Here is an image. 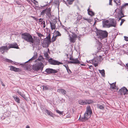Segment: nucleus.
I'll return each instance as SVG.
<instances>
[{
    "instance_id": "423d86ee",
    "label": "nucleus",
    "mask_w": 128,
    "mask_h": 128,
    "mask_svg": "<svg viewBox=\"0 0 128 128\" xmlns=\"http://www.w3.org/2000/svg\"><path fill=\"white\" fill-rule=\"evenodd\" d=\"M48 62L51 64L54 65H59L60 64H63L59 61L50 58L48 60Z\"/></svg>"
},
{
    "instance_id": "9b49d317",
    "label": "nucleus",
    "mask_w": 128,
    "mask_h": 128,
    "mask_svg": "<svg viewBox=\"0 0 128 128\" xmlns=\"http://www.w3.org/2000/svg\"><path fill=\"white\" fill-rule=\"evenodd\" d=\"M109 20H104L102 21L103 27L109 28L110 27Z\"/></svg>"
},
{
    "instance_id": "0eeeda50",
    "label": "nucleus",
    "mask_w": 128,
    "mask_h": 128,
    "mask_svg": "<svg viewBox=\"0 0 128 128\" xmlns=\"http://www.w3.org/2000/svg\"><path fill=\"white\" fill-rule=\"evenodd\" d=\"M119 91L121 94L125 95L128 94V90L125 87H123L120 89Z\"/></svg>"
},
{
    "instance_id": "4d7b16f0",
    "label": "nucleus",
    "mask_w": 128,
    "mask_h": 128,
    "mask_svg": "<svg viewBox=\"0 0 128 128\" xmlns=\"http://www.w3.org/2000/svg\"><path fill=\"white\" fill-rule=\"evenodd\" d=\"M18 92L19 94L21 96V95L22 94V93L21 92Z\"/></svg>"
},
{
    "instance_id": "0e129e2a",
    "label": "nucleus",
    "mask_w": 128,
    "mask_h": 128,
    "mask_svg": "<svg viewBox=\"0 0 128 128\" xmlns=\"http://www.w3.org/2000/svg\"><path fill=\"white\" fill-rule=\"evenodd\" d=\"M126 66L128 68V63L127 64H126Z\"/></svg>"
},
{
    "instance_id": "8fccbe9b",
    "label": "nucleus",
    "mask_w": 128,
    "mask_h": 128,
    "mask_svg": "<svg viewBox=\"0 0 128 128\" xmlns=\"http://www.w3.org/2000/svg\"><path fill=\"white\" fill-rule=\"evenodd\" d=\"M46 15L49 18H50L51 16V15L50 14V12L49 13H48Z\"/></svg>"
},
{
    "instance_id": "4c0bfd02",
    "label": "nucleus",
    "mask_w": 128,
    "mask_h": 128,
    "mask_svg": "<svg viewBox=\"0 0 128 128\" xmlns=\"http://www.w3.org/2000/svg\"><path fill=\"white\" fill-rule=\"evenodd\" d=\"M41 24H42V25H43V27L44 28H45L46 27V25L45 24V22L44 21H43L41 23Z\"/></svg>"
},
{
    "instance_id": "13d9d810",
    "label": "nucleus",
    "mask_w": 128,
    "mask_h": 128,
    "mask_svg": "<svg viewBox=\"0 0 128 128\" xmlns=\"http://www.w3.org/2000/svg\"><path fill=\"white\" fill-rule=\"evenodd\" d=\"M112 0H109V4L110 5H112Z\"/></svg>"
},
{
    "instance_id": "f03ea898",
    "label": "nucleus",
    "mask_w": 128,
    "mask_h": 128,
    "mask_svg": "<svg viewBox=\"0 0 128 128\" xmlns=\"http://www.w3.org/2000/svg\"><path fill=\"white\" fill-rule=\"evenodd\" d=\"M92 113L90 107V106H87L86 108V112L84 114V118H81V120L84 122L88 120L90 117Z\"/></svg>"
},
{
    "instance_id": "6ab92c4d",
    "label": "nucleus",
    "mask_w": 128,
    "mask_h": 128,
    "mask_svg": "<svg viewBox=\"0 0 128 128\" xmlns=\"http://www.w3.org/2000/svg\"><path fill=\"white\" fill-rule=\"evenodd\" d=\"M45 112L46 113L50 115L52 117L53 116L54 114L50 111L48 110H45Z\"/></svg>"
},
{
    "instance_id": "f257e3e1",
    "label": "nucleus",
    "mask_w": 128,
    "mask_h": 128,
    "mask_svg": "<svg viewBox=\"0 0 128 128\" xmlns=\"http://www.w3.org/2000/svg\"><path fill=\"white\" fill-rule=\"evenodd\" d=\"M22 38L27 42L34 43V40L32 36L30 34L28 33H24L22 34Z\"/></svg>"
},
{
    "instance_id": "bf43d9fd",
    "label": "nucleus",
    "mask_w": 128,
    "mask_h": 128,
    "mask_svg": "<svg viewBox=\"0 0 128 128\" xmlns=\"http://www.w3.org/2000/svg\"><path fill=\"white\" fill-rule=\"evenodd\" d=\"M84 20H85L88 21V22H90V20H89V19L86 18H84Z\"/></svg>"
},
{
    "instance_id": "a18cd8bd",
    "label": "nucleus",
    "mask_w": 128,
    "mask_h": 128,
    "mask_svg": "<svg viewBox=\"0 0 128 128\" xmlns=\"http://www.w3.org/2000/svg\"><path fill=\"white\" fill-rule=\"evenodd\" d=\"M72 37L75 38L77 37V35L75 34H73V35L72 36Z\"/></svg>"
},
{
    "instance_id": "de8ad7c7",
    "label": "nucleus",
    "mask_w": 128,
    "mask_h": 128,
    "mask_svg": "<svg viewBox=\"0 0 128 128\" xmlns=\"http://www.w3.org/2000/svg\"><path fill=\"white\" fill-rule=\"evenodd\" d=\"M68 73L69 74H70L72 73L71 71L68 68V69H67L66 70Z\"/></svg>"
},
{
    "instance_id": "79ce46f5",
    "label": "nucleus",
    "mask_w": 128,
    "mask_h": 128,
    "mask_svg": "<svg viewBox=\"0 0 128 128\" xmlns=\"http://www.w3.org/2000/svg\"><path fill=\"white\" fill-rule=\"evenodd\" d=\"M50 36V34H48V36H46V38L51 40Z\"/></svg>"
},
{
    "instance_id": "603ef678",
    "label": "nucleus",
    "mask_w": 128,
    "mask_h": 128,
    "mask_svg": "<svg viewBox=\"0 0 128 128\" xmlns=\"http://www.w3.org/2000/svg\"><path fill=\"white\" fill-rule=\"evenodd\" d=\"M65 32L67 34H69V32L68 31V30H66L65 29Z\"/></svg>"
},
{
    "instance_id": "052dcab7",
    "label": "nucleus",
    "mask_w": 128,
    "mask_h": 128,
    "mask_svg": "<svg viewBox=\"0 0 128 128\" xmlns=\"http://www.w3.org/2000/svg\"><path fill=\"white\" fill-rule=\"evenodd\" d=\"M65 68H66V70H67V69H68L69 68V67H68V66H66Z\"/></svg>"
},
{
    "instance_id": "c9c22d12",
    "label": "nucleus",
    "mask_w": 128,
    "mask_h": 128,
    "mask_svg": "<svg viewBox=\"0 0 128 128\" xmlns=\"http://www.w3.org/2000/svg\"><path fill=\"white\" fill-rule=\"evenodd\" d=\"M128 6V3H126L123 5L122 6H121V9H123L126 6Z\"/></svg>"
},
{
    "instance_id": "cd10ccee",
    "label": "nucleus",
    "mask_w": 128,
    "mask_h": 128,
    "mask_svg": "<svg viewBox=\"0 0 128 128\" xmlns=\"http://www.w3.org/2000/svg\"><path fill=\"white\" fill-rule=\"evenodd\" d=\"M98 70L100 72L102 76H104L105 72L104 70Z\"/></svg>"
},
{
    "instance_id": "b1692460",
    "label": "nucleus",
    "mask_w": 128,
    "mask_h": 128,
    "mask_svg": "<svg viewBox=\"0 0 128 128\" xmlns=\"http://www.w3.org/2000/svg\"><path fill=\"white\" fill-rule=\"evenodd\" d=\"M90 9L88 8V14L90 16H92L94 15V13L92 11H90Z\"/></svg>"
},
{
    "instance_id": "c756f323",
    "label": "nucleus",
    "mask_w": 128,
    "mask_h": 128,
    "mask_svg": "<svg viewBox=\"0 0 128 128\" xmlns=\"http://www.w3.org/2000/svg\"><path fill=\"white\" fill-rule=\"evenodd\" d=\"M59 0H54V3L58 6H59Z\"/></svg>"
},
{
    "instance_id": "a19ab883",
    "label": "nucleus",
    "mask_w": 128,
    "mask_h": 128,
    "mask_svg": "<svg viewBox=\"0 0 128 128\" xmlns=\"http://www.w3.org/2000/svg\"><path fill=\"white\" fill-rule=\"evenodd\" d=\"M56 112L62 115L63 114V112H60L59 110H56Z\"/></svg>"
},
{
    "instance_id": "4468645a",
    "label": "nucleus",
    "mask_w": 128,
    "mask_h": 128,
    "mask_svg": "<svg viewBox=\"0 0 128 128\" xmlns=\"http://www.w3.org/2000/svg\"><path fill=\"white\" fill-rule=\"evenodd\" d=\"M10 67V70H11L14 71L15 72H18L20 71V69L19 68H16L13 66H9Z\"/></svg>"
},
{
    "instance_id": "20e7f679",
    "label": "nucleus",
    "mask_w": 128,
    "mask_h": 128,
    "mask_svg": "<svg viewBox=\"0 0 128 128\" xmlns=\"http://www.w3.org/2000/svg\"><path fill=\"white\" fill-rule=\"evenodd\" d=\"M44 65L42 63H40L38 65L34 66L33 67V69L36 71H38V70L40 69L41 71L43 70Z\"/></svg>"
},
{
    "instance_id": "c85d7f7f",
    "label": "nucleus",
    "mask_w": 128,
    "mask_h": 128,
    "mask_svg": "<svg viewBox=\"0 0 128 128\" xmlns=\"http://www.w3.org/2000/svg\"><path fill=\"white\" fill-rule=\"evenodd\" d=\"M44 56H45L46 58L48 59L49 58V56L47 52H44Z\"/></svg>"
},
{
    "instance_id": "5701e85b",
    "label": "nucleus",
    "mask_w": 128,
    "mask_h": 128,
    "mask_svg": "<svg viewBox=\"0 0 128 128\" xmlns=\"http://www.w3.org/2000/svg\"><path fill=\"white\" fill-rule=\"evenodd\" d=\"M114 2L116 3V5L117 6H119L121 4L120 0H114Z\"/></svg>"
},
{
    "instance_id": "ddd939ff",
    "label": "nucleus",
    "mask_w": 128,
    "mask_h": 128,
    "mask_svg": "<svg viewBox=\"0 0 128 128\" xmlns=\"http://www.w3.org/2000/svg\"><path fill=\"white\" fill-rule=\"evenodd\" d=\"M8 47L9 49L11 48H18V46L17 44L16 43L13 44H9Z\"/></svg>"
},
{
    "instance_id": "3c124183",
    "label": "nucleus",
    "mask_w": 128,
    "mask_h": 128,
    "mask_svg": "<svg viewBox=\"0 0 128 128\" xmlns=\"http://www.w3.org/2000/svg\"><path fill=\"white\" fill-rule=\"evenodd\" d=\"M21 96L24 99H25L26 98V96L25 94H22L21 95Z\"/></svg>"
},
{
    "instance_id": "e2e57ef3",
    "label": "nucleus",
    "mask_w": 128,
    "mask_h": 128,
    "mask_svg": "<svg viewBox=\"0 0 128 128\" xmlns=\"http://www.w3.org/2000/svg\"><path fill=\"white\" fill-rule=\"evenodd\" d=\"M26 128H30V127L29 126H26Z\"/></svg>"
},
{
    "instance_id": "69168bd1",
    "label": "nucleus",
    "mask_w": 128,
    "mask_h": 128,
    "mask_svg": "<svg viewBox=\"0 0 128 128\" xmlns=\"http://www.w3.org/2000/svg\"><path fill=\"white\" fill-rule=\"evenodd\" d=\"M92 67V66H89V68L90 69L91 68V67Z\"/></svg>"
},
{
    "instance_id": "774afa93",
    "label": "nucleus",
    "mask_w": 128,
    "mask_h": 128,
    "mask_svg": "<svg viewBox=\"0 0 128 128\" xmlns=\"http://www.w3.org/2000/svg\"><path fill=\"white\" fill-rule=\"evenodd\" d=\"M64 66L65 67H66V66L65 65H64Z\"/></svg>"
},
{
    "instance_id": "338daca9",
    "label": "nucleus",
    "mask_w": 128,
    "mask_h": 128,
    "mask_svg": "<svg viewBox=\"0 0 128 128\" xmlns=\"http://www.w3.org/2000/svg\"><path fill=\"white\" fill-rule=\"evenodd\" d=\"M2 19L0 18V22L2 21Z\"/></svg>"
},
{
    "instance_id": "39448f33",
    "label": "nucleus",
    "mask_w": 128,
    "mask_h": 128,
    "mask_svg": "<svg viewBox=\"0 0 128 128\" xmlns=\"http://www.w3.org/2000/svg\"><path fill=\"white\" fill-rule=\"evenodd\" d=\"M70 60L71 61L68 62L69 63L75 64L80 63V61L78 60V58H74L72 56H70Z\"/></svg>"
},
{
    "instance_id": "c03bdc74",
    "label": "nucleus",
    "mask_w": 128,
    "mask_h": 128,
    "mask_svg": "<svg viewBox=\"0 0 128 128\" xmlns=\"http://www.w3.org/2000/svg\"><path fill=\"white\" fill-rule=\"evenodd\" d=\"M82 18V16L80 15H78V17L77 18V20H80Z\"/></svg>"
},
{
    "instance_id": "09e8293b",
    "label": "nucleus",
    "mask_w": 128,
    "mask_h": 128,
    "mask_svg": "<svg viewBox=\"0 0 128 128\" xmlns=\"http://www.w3.org/2000/svg\"><path fill=\"white\" fill-rule=\"evenodd\" d=\"M124 40L126 41H128V37L124 36Z\"/></svg>"
},
{
    "instance_id": "6e6d98bb",
    "label": "nucleus",
    "mask_w": 128,
    "mask_h": 128,
    "mask_svg": "<svg viewBox=\"0 0 128 128\" xmlns=\"http://www.w3.org/2000/svg\"><path fill=\"white\" fill-rule=\"evenodd\" d=\"M0 81L2 85V86H5V85L2 82V81L1 80H0Z\"/></svg>"
},
{
    "instance_id": "49530a36",
    "label": "nucleus",
    "mask_w": 128,
    "mask_h": 128,
    "mask_svg": "<svg viewBox=\"0 0 128 128\" xmlns=\"http://www.w3.org/2000/svg\"><path fill=\"white\" fill-rule=\"evenodd\" d=\"M125 21V20L124 19H121V22H120V26H121L122 24Z\"/></svg>"
},
{
    "instance_id": "680f3d73",
    "label": "nucleus",
    "mask_w": 128,
    "mask_h": 128,
    "mask_svg": "<svg viewBox=\"0 0 128 128\" xmlns=\"http://www.w3.org/2000/svg\"><path fill=\"white\" fill-rule=\"evenodd\" d=\"M16 3L17 4H18V5H19V4H20V3L19 2H17V1H16Z\"/></svg>"
},
{
    "instance_id": "bb28decb",
    "label": "nucleus",
    "mask_w": 128,
    "mask_h": 128,
    "mask_svg": "<svg viewBox=\"0 0 128 128\" xmlns=\"http://www.w3.org/2000/svg\"><path fill=\"white\" fill-rule=\"evenodd\" d=\"M110 84V88H112V89H115V87H116V83L114 82L112 83V84Z\"/></svg>"
},
{
    "instance_id": "e433bc0d",
    "label": "nucleus",
    "mask_w": 128,
    "mask_h": 128,
    "mask_svg": "<svg viewBox=\"0 0 128 128\" xmlns=\"http://www.w3.org/2000/svg\"><path fill=\"white\" fill-rule=\"evenodd\" d=\"M56 36H55L54 37V36H53V37H52V42H53L55 41L56 40Z\"/></svg>"
},
{
    "instance_id": "2eb2a0df",
    "label": "nucleus",
    "mask_w": 128,
    "mask_h": 128,
    "mask_svg": "<svg viewBox=\"0 0 128 128\" xmlns=\"http://www.w3.org/2000/svg\"><path fill=\"white\" fill-rule=\"evenodd\" d=\"M38 56V54L36 52H35L34 53V55L28 61H27L26 62H28L30 61L33 60H34L37 58Z\"/></svg>"
},
{
    "instance_id": "4be33fe9",
    "label": "nucleus",
    "mask_w": 128,
    "mask_h": 128,
    "mask_svg": "<svg viewBox=\"0 0 128 128\" xmlns=\"http://www.w3.org/2000/svg\"><path fill=\"white\" fill-rule=\"evenodd\" d=\"M12 97L16 102H17L18 103H20V100L18 97L17 96H13Z\"/></svg>"
},
{
    "instance_id": "ea45409f",
    "label": "nucleus",
    "mask_w": 128,
    "mask_h": 128,
    "mask_svg": "<svg viewBox=\"0 0 128 128\" xmlns=\"http://www.w3.org/2000/svg\"><path fill=\"white\" fill-rule=\"evenodd\" d=\"M4 59L5 60H4L5 61H6L7 62H8L11 63L12 62V61L6 58Z\"/></svg>"
},
{
    "instance_id": "a878e982",
    "label": "nucleus",
    "mask_w": 128,
    "mask_h": 128,
    "mask_svg": "<svg viewBox=\"0 0 128 128\" xmlns=\"http://www.w3.org/2000/svg\"><path fill=\"white\" fill-rule=\"evenodd\" d=\"M97 107L98 108L101 110H104V106L103 105H100L98 104L97 105Z\"/></svg>"
},
{
    "instance_id": "5fc2aeb1",
    "label": "nucleus",
    "mask_w": 128,
    "mask_h": 128,
    "mask_svg": "<svg viewBox=\"0 0 128 128\" xmlns=\"http://www.w3.org/2000/svg\"><path fill=\"white\" fill-rule=\"evenodd\" d=\"M118 18H119V20H121V18L123 17V16H122L121 17L119 16L118 15Z\"/></svg>"
},
{
    "instance_id": "9d476101",
    "label": "nucleus",
    "mask_w": 128,
    "mask_h": 128,
    "mask_svg": "<svg viewBox=\"0 0 128 128\" xmlns=\"http://www.w3.org/2000/svg\"><path fill=\"white\" fill-rule=\"evenodd\" d=\"M109 22L110 24V27H115L116 25V20L113 18H111L109 20Z\"/></svg>"
},
{
    "instance_id": "393cba45",
    "label": "nucleus",
    "mask_w": 128,
    "mask_h": 128,
    "mask_svg": "<svg viewBox=\"0 0 128 128\" xmlns=\"http://www.w3.org/2000/svg\"><path fill=\"white\" fill-rule=\"evenodd\" d=\"M94 102V101L90 99L86 100V103L87 104H91Z\"/></svg>"
},
{
    "instance_id": "dca6fc26",
    "label": "nucleus",
    "mask_w": 128,
    "mask_h": 128,
    "mask_svg": "<svg viewBox=\"0 0 128 128\" xmlns=\"http://www.w3.org/2000/svg\"><path fill=\"white\" fill-rule=\"evenodd\" d=\"M57 92H58L61 93L64 95L66 94V91L63 89H59L57 90Z\"/></svg>"
},
{
    "instance_id": "1a4fd4ad",
    "label": "nucleus",
    "mask_w": 128,
    "mask_h": 128,
    "mask_svg": "<svg viewBox=\"0 0 128 128\" xmlns=\"http://www.w3.org/2000/svg\"><path fill=\"white\" fill-rule=\"evenodd\" d=\"M45 71L49 74H55L57 73L58 70L52 68H47L46 69Z\"/></svg>"
},
{
    "instance_id": "6e6552de",
    "label": "nucleus",
    "mask_w": 128,
    "mask_h": 128,
    "mask_svg": "<svg viewBox=\"0 0 128 128\" xmlns=\"http://www.w3.org/2000/svg\"><path fill=\"white\" fill-rule=\"evenodd\" d=\"M51 42V40L46 38H44L42 46L44 47H46L50 44Z\"/></svg>"
},
{
    "instance_id": "aec40b11",
    "label": "nucleus",
    "mask_w": 128,
    "mask_h": 128,
    "mask_svg": "<svg viewBox=\"0 0 128 128\" xmlns=\"http://www.w3.org/2000/svg\"><path fill=\"white\" fill-rule=\"evenodd\" d=\"M50 24L51 30H55L56 29V26L54 23L50 22Z\"/></svg>"
},
{
    "instance_id": "a211bd4d",
    "label": "nucleus",
    "mask_w": 128,
    "mask_h": 128,
    "mask_svg": "<svg viewBox=\"0 0 128 128\" xmlns=\"http://www.w3.org/2000/svg\"><path fill=\"white\" fill-rule=\"evenodd\" d=\"M86 99L84 100H80L78 101V103L84 105L86 104Z\"/></svg>"
},
{
    "instance_id": "7ed1b4c3",
    "label": "nucleus",
    "mask_w": 128,
    "mask_h": 128,
    "mask_svg": "<svg viewBox=\"0 0 128 128\" xmlns=\"http://www.w3.org/2000/svg\"><path fill=\"white\" fill-rule=\"evenodd\" d=\"M96 35L98 38L101 40L106 38L108 36V33L106 31L98 30L96 32Z\"/></svg>"
},
{
    "instance_id": "f3484780",
    "label": "nucleus",
    "mask_w": 128,
    "mask_h": 128,
    "mask_svg": "<svg viewBox=\"0 0 128 128\" xmlns=\"http://www.w3.org/2000/svg\"><path fill=\"white\" fill-rule=\"evenodd\" d=\"M92 62L93 64L94 65L95 67H96L98 66V60L97 58L93 60Z\"/></svg>"
},
{
    "instance_id": "37998d69",
    "label": "nucleus",
    "mask_w": 128,
    "mask_h": 128,
    "mask_svg": "<svg viewBox=\"0 0 128 128\" xmlns=\"http://www.w3.org/2000/svg\"><path fill=\"white\" fill-rule=\"evenodd\" d=\"M36 34L38 36L40 37H41L43 36V35L41 34H40L38 32H36Z\"/></svg>"
},
{
    "instance_id": "2f4dec72",
    "label": "nucleus",
    "mask_w": 128,
    "mask_h": 128,
    "mask_svg": "<svg viewBox=\"0 0 128 128\" xmlns=\"http://www.w3.org/2000/svg\"><path fill=\"white\" fill-rule=\"evenodd\" d=\"M56 34V37H57V36H60L61 34L58 31H56L55 32Z\"/></svg>"
},
{
    "instance_id": "f8f14e48",
    "label": "nucleus",
    "mask_w": 128,
    "mask_h": 128,
    "mask_svg": "<svg viewBox=\"0 0 128 128\" xmlns=\"http://www.w3.org/2000/svg\"><path fill=\"white\" fill-rule=\"evenodd\" d=\"M8 48L6 46H2L0 48V50L2 54L8 50Z\"/></svg>"
},
{
    "instance_id": "f704fd0d",
    "label": "nucleus",
    "mask_w": 128,
    "mask_h": 128,
    "mask_svg": "<svg viewBox=\"0 0 128 128\" xmlns=\"http://www.w3.org/2000/svg\"><path fill=\"white\" fill-rule=\"evenodd\" d=\"M118 15L120 17H121L122 16H123V17L124 16L122 11H120V12L118 13Z\"/></svg>"
},
{
    "instance_id": "473e14b6",
    "label": "nucleus",
    "mask_w": 128,
    "mask_h": 128,
    "mask_svg": "<svg viewBox=\"0 0 128 128\" xmlns=\"http://www.w3.org/2000/svg\"><path fill=\"white\" fill-rule=\"evenodd\" d=\"M45 14H47L48 13H49L50 12V8H47L45 9Z\"/></svg>"
},
{
    "instance_id": "412c9836",
    "label": "nucleus",
    "mask_w": 128,
    "mask_h": 128,
    "mask_svg": "<svg viewBox=\"0 0 128 128\" xmlns=\"http://www.w3.org/2000/svg\"><path fill=\"white\" fill-rule=\"evenodd\" d=\"M69 36L70 37V40L71 42L74 43L75 42L76 38L70 36V34L69 35Z\"/></svg>"
},
{
    "instance_id": "864d4df0",
    "label": "nucleus",
    "mask_w": 128,
    "mask_h": 128,
    "mask_svg": "<svg viewBox=\"0 0 128 128\" xmlns=\"http://www.w3.org/2000/svg\"><path fill=\"white\" fill-rule=\"evenodd\" d=\"M43 18H40L39 19V22H42L43 21Z\"/></svg>"
},
{
    "instance_id": "72a5a7b5",
    "label": "nucleus",
    "mask_w": 128,
    "mask_h": 128,
    "mask_svg": "<svg viewBox=\"0 0 128 128\" xmlns=\"http://www.w3.org/2000/svg\"><path fill=\"white\" fill-rule=\"evenodd\" d=\"M74 0H67V2L69 4H72Z\"/></svg>"
},
{
    "instance_id": "7c9ffc66",
    "label": "nucleus",
    "mask_w": 128,
    "mask_h": 128,
    "mask_svg": "<svg viewBox=\"0 0 128 128\" xmlns=\"http://www.w3.org/2000/svg\"><path fill=\"white\" fill-rule=\"evenodd\" d=\"M49 86H43V90H48L49 89Z\"/></svg>"
},
{
    "instance_id": "58836bf2",
    "label": "nucleus",
    "mask_w": 128,
    "mask_h": 128,
    "mask_svg": "<svg viewBox=\"0 0 128 128\" xmlns=\"http://www.w3.org/2000/svg\"><path fill=\"white\" fill-rule=\"evenodd\" d=\"M45 13V9L43 10L41 12V15H42L44 16V15Z\"/></svg>"
}]
</instances>
